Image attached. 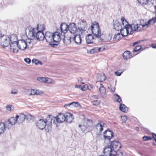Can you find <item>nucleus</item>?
<instances>
[{
    "label": "nucleus",
    "mask_w": 156,
    "mask_h": 156,
    "mask_svg": "<svg viewBox=\"0 0 156 156\" xmlns=\"http://www.w3.org/2000/svg\"><path fill=\"white\" fill-rule=\"evenodd\" d=\"M53 36L52 33L47 31L45 35L44 38L47 42L50 43L51 46H54L55 45H57L58 43H54Z\"/></svg>",
    "instance_id": "obj_6"
},
{
    "label": "nucleus",
    "mask_w": 156,
    "mask_h": 156,
    "mask_svg": "<svg viewBox=\"0 0 156 156\" xmlns=\"http://www.w3.org/2000/svg\"><path fill=\"white\" fill-rule=\"evenodd\" d=\"M105 48H101V50L100 51H103L104 50H105Z\"/></svg>",
    "instance_id": "obj_60"
},
{
    "label": "nucleus",
    "mask_w": 156,
    "mask_h": 156,
    "mask_svg": "<svg viewBox=\"0 0 156 156\" xmlns=\"http://www.w3.org/2000/svg\"><path fill=\"white\" fill-rule=\"evenodd\" d=\"M38 31V27L36 28L30 27L27 30L26 34L28 38L30 39H35L36 33Z\"/></svg>",
    "instance_id": "obj_4"
},
{
    "label": "nucleus",
    "mask_w": 156,
    "mask_h": 156,
    "mask_svg": "<svg viewBox=\"0 0 156 156\" xmlns=\"http://www.w3.org/2000/svg\"><path fill=\"white\" fill-rule=\"evenodd\" d=\"M64 38L63 39V42L64 44L65 45H68L71 42V39L72 37H62Z\"/></svg>",
    "instance_id": "obj_26"
},
{
    "label": "nucleus",
    "mask_w": 156,
    "mask_h": 156,
    "mask_svg": "<svg viewBox=\"0 0 156 156\" xmlns=\"http://www.w3.org/2000/svg\"><path fill=\"white\" fill-rule=\"evenodd\" d=\"M123 71H121L120 70H119L115 72V74L118 76H120L123 73Z\"/></svg>",
    "instance_id": "obj_51"
},
{
    "label": "nucleus",
    "mask_w": 156,
    "mask_h": 156,
    "mask_svg": "<svg viewBox=\"0 0 156 156\" xmlns=\"http://www.w3.org/2000/svg\"><path fill=\"white\" fill-rule=\"evenodd\" d=\"M13 125L8 120V121L5 123V128H7L9 129L11 128Z\"/></svg>",
    "instance_id": "obj_39"
},
{
    "label": "nucleus",
    "mask_w": 156,
    "mask_h": 156,
    "mask_svg": "<svg viewBox=\"0 0 156 156\" xmlns=\"http://www.w3.org/2000/svg\"><path fill=\"white\" fill-rule=\"evenodd\" d=\"M55 120L56 121V117H53L51 116V119L50 121L51 125L52 124L55 123Z\"/></svg>",
    "instance_id": "obj_48"
},
{
    "label": "nucleus",
    "mask_w": 156,
    "mask_h": 156,
    "mask_svg": "<svg viewBox=\"0 0 156 156\" xmlns=\"http://www.w3.org/2000/svg\"><path fill=\"white\" fill-rule=\"evenodd\" d=\"M9 120L13 125H14L17 122V120L16 116V117H11Z\"/></svg>",
    "instance_id": "obj_31"
},
{
    "label": "nucleus",
    "mask_w": 156,
    "mask_h": 156,
    "mask_svg": "<svg viewBox=\"0 0 156 156\" xmlns=\"http://www.w3.org/2000/svg\"><path fill=\"white\" fill-rule=\"evenodd\" d=\"M141 48V47L140 45H138L136 46L134 49L133 51L134 52H136L140 50Z\"/></svg>",
    "instance_id": "obj_47"
},
{
    "label": "nucleus",
    "mask_w": 156,
    "mask_h": 156,
    "mask_svg": "<svg viewBox=\"0 0 156 156\" xmlns=\"http://www.w3.org/2000/svg\"><path fill=\"white\" fill-rule=\"evenodd\" d=\"M87 23L84 20H82L80 23V27H79L78 29L80 31H85L87 29Z\"/></svg>",
    "instance_id": "obj_17"
},
{
    "label": "nucleus",
    "mask_w": 156,
    "mask_h": 156,
    "mask_svg": "<svg viewBox=\"0 0 156 156\" xmlns=\"http://www.w3.org/2000/svg\"><path fill=\"white\" fill-rule=\"evenodd\" d=\"M133 56L132 55L130 52L128 51H126L123 54V57L125 60H127Z\"/></svg>",
    "instance_id": "obj_22"
},
{
    "label": "nucleus",
    "mask_w": 156,
    "mask_h": 156,
    "mask_svg": "<svg viewBox=\"0 0 156 156\" xmlns=\"http://www.w3.org/2000/svg\"><path fill=\"white\" fill-rule=\"evenodd\" d=\"M32 62L33 63H35V65H38V64H40L41 65H42V63L41 62L37 60L36 59H33L32 60Z\"/></svg>",
    "instance_id": "obj_44"
},
{
    "label": "nucleus",
    "mask_w": 156,
    "mask_h": 156,
    "mask_svg": "<svg viewBox=\"0 0 156 156\" xmlns=\"http://www.w3.org/2000/svg\"><path fill=\"white\" fill-rule=\"evenodd\" d=\"M123 119H124V120H126V116H123Z\"/></svg>",
    "instance_id": "obj_61"
},
{
    "label": "nucleus",
    "mask_w": 156,
    "mask_h": 156,
    "mask_svg": "<svg viewBox=\"0 0 156 156\" xmlns=\"http://www.w3.org/2000/svg\"><path fill=\"white\" fill-rule=\"evenodd\" d=\"M10 46V50L14 53H17L18 51L17 43L11 44Z\"/></svg>",
    "instance_id": "obj_23"
},
{
    "label": "nucleus",
    "mask_w": 156,
    "mask_h": 156,
    "mask_svg": "<svg viewBox=\"0 0 156 156\" xmlns=\"http://www.w3.org/2000/svg\"><path fill=\"white\" fill-rule=\"evenodd\" d=\"M121 20L122 21V25L124 26V27L122 28V26L120 23L116 21L115 23L114 24V28L117 31H120V33L121 35L122 36H124V32L123 31L124 30H125V27H124V23L126 24L127 23V21L125 19L124 17H122L121 19Z\"/></svg>",
    "instance_id": "obj_3"
},
{
    "label": "nucleus",
    "mask_w": 156,
    "mask_h": 156,
    "mask_svg": "<svg viewBox=\"0 0 156 156\" xmlns=\"http://www.w3.org/2000/svg\"><path fill=\"white\" fill-rule=\"evenodd\" d=\"M94 38L91 34H89L86 36V40L87 44H92L93 43Z\"/></svg>",
    "instance_id": "obj_20"
},
{
    "label": "nucleus",
    "mask_w": 156,
    "mask_h": 156,
    "mask_svg": "<svg viewBox=\"0 0 156 156\" xmlns=\"http://www.w3.org/2000/svg\"><path fill=\"white\" fill-rule=\"evenodd\" d=\"M92 34L94 36L98 38H100L101 35V29L98 23L96 22H94L91 26Z\"/></svg>",
    "instance_id": "obj_2"
},
{
    "label": "nucleus",
    "mask_w": 156,
    "mask_h": 156,
    "mask_svg": "<svg viewBox=\"0 0 156 156\" xmlns=\"http://www.w3.org/2000/svg\"><path fill=\"white\" fill-rule=\"evenodd\" d=\"M16 116L17 123L19 124H22L25 119L29 121L32 119V116L30 114L25 115L23 113H21L19 115H16Z\"/></svg>",
    "instance_id": "obj_5"
},
{
    "label": "nucleus",
    "mask_w": 156,
    "mask_h": 156,
    "mask_svg": "<svg viewBox=\"0 0 156 156\" xmlns=\"http://www.w3.org/2000/svg\"><path fill=\"white\" fill-rule=\"evenodd\" d=\"M123 32H124H124H126V31L125 30H124L123 31Z\"/></svg>",
    "instance_id": "obj_63"
},
{
    "label": "nucleus",
    "mask_w": 156,
    "mask_h": 156,
    "mask_svg": "<svg viewBox=\"0 0 156 156\" xmlns=\"http://www.w3.org/2000/svg\"><path fill=\"white\" fill-rule=\"evenodd\" d=\"M120 110L125 112H127L128 111L127 107L124 104H121L119 107Z\"/></svg>",
    "instance_id": "obj_29"
},
{
    "label": "nucleus",
    "mask_w": 156,
    "mask_h": 156,
    "mask_svg": "<svg viewBox=\"0 0 156 156\" xmlns=\"http://www.w3.org/2000/svg\"><path fill=\"white\" fill-rule=\"evenodd\" d=\"M115 96L117 98L116 101L119 103L121 102H122V100L120 96L117 94H115Z\"/></svg>",
    "instance_id": "obj_50"
},
{
    "label": "nucleus",
    "mask_w": 156,
    "mask_h": 156,
    "mask_svg": "<svg viewBox=\"0 0 156 156\" xmlns=\"http://www.w3.org/2000/svg\"><path fill=\"white\" fill-rule=\"evenodd\" d=\"M18 92V90L16 89L12 90H11V93L13 94H16Z\"/></svg>",
    "instance_id": "obj_54"
},
{
    "label": "nucleus",
    "mask_w": 156,
    "mask_h": 156,
    "mask_svg": "<svg viewBox=\"0 0 156 156\" xmlns=\"http://www.w3.org/2000/svg\"><path fill=\"white\" fill-rule=\"evenodd\" d=\"M18 48L21 50H24L26 48H28L25 40H20L18 41Z\"/></svg>",
    "instance_id": "obj_9"
},
{
    "label": "nucleus",
    "mask_w": 156,
    "mask_h": 156,
    "mask_svg": "<svg viewBox=\"0 0 156 156\" xmlns=\"http://www.w3.org/2000/svg\"><path fill=\"white\" fill-rule=\"evenodd\" d=\"M56 117V121L59 123H62L66 120L64 114L60 113Z\"/></svg>",
    "instance_id": "obj_18"
},
{
    "label": "nucleus",
    "mask_w": 156,
    "mask_h": 156,
    "mask_svg": "<svg viewBox=\"0 0 156 156\" xmlns=\"http://www.w3.org/2000/svg\"><path fill=\"white\" fill-rule=\"evenodd\" d=\"M112 36V34H109L107 35L105 37V41L106 42L110 41Z\"/></svg>",
    "instance_id": "obj_36"
},
{
    "label": "nucleus",
    "mask_w": 156,
    "mask_h": 156,
    "mask_svg": "<svg viewBox=\"0 0 156 156\" xmlns=\"http://www.w3.org/2000/svg\"><path fill=\"white\" fill-rule=\"evenodd\" d=\"M35 36V39L39 41H43L45 37V35L42 30H39L36 33Z\"/></svg>",
    "instance_id": "obj_16"
},
{
    "label": "nucleus",
    "mask_w": 156,
    "mask_h": 156,
    "mask_svg": "<svg viewBox=\"0 0 156 156\" xmlns=\"http://www.w3.org/2000/svg\"><path fill=\"white\" fill-rule=\"evenodd\" d=\"M73 38L75 42L77 44H80L81 43L82 39L80 35L74 34Z\"/></svg>",
    "instance_id": "obj_21"
},
{
    "label": "nucleus",
    "mask_w": 156,
    "mask_h": 156,
    "mask_svg": "<svg viewBox=\"0 0 156 156\" xmlns=\"http://www.w3.org/2000/svg\"><path fill=\"white\" fill-rule=\"evenodd\" d=\"M9 40L11 44L17 43L16 41L17 40V37L15 34L12 35L9 37Z\"/></svg>",
    "instance_id": "obj_27"
},
{
    "label": "nucleus",
    "mask_w": 156,
    "mask_h": 156,
    "mask_svg": "<svg viewBox=\"0 0 156 156\" xmlns=\"http://www.w3.org/2000/svg\"><path fill=\"white\" fill-rule=\"evenodd\" d=\"M71 107H77L80 106L79 103L77 102H73L70 103Z\"/></svg>",
    "instance_id": "obj_38"
},
{
    "label": "nucleus",
    "mask_w": 156,
    "mask_h": 156,
    "mask_svg": "<svg viewBox=\"0 0 156 156\" xmlns=\"http://www.w3.org/2000/svg\"><path fill=\"white\" fill-rule=\"evenodd\" d=\"M138 2L142 4H147L149 2V0H137Z\"/></svg>",
    "instance_id": "obj_42"
},
{
    "label": "nucleus",
    "mask_w": 156,
    "mask_h": 156,
    "mask_svg": "<svg viewBox=\"0 0 156 156\" xmlns=\"http://www.w3.org/2000/svg\"><path fill=\"white\" fill-rule=\"evenodd\" d=\"M36 125L39 129L41 130L43 129L45 126H47L44 120L42 119H40L37 120L36 122Z\"/></svg>",
    "instance_id": "obj_10"
},
{
    "label": "nucleus",
    "mask_w": 156,
    "mask_h": 156,
    "mask_svg": "<svg viewBox=\"0 0 156 156\" xmlns=\"http://www.w3.org/2000/svg\"><path fill=\"white\" fill-rule=\"evenodd\" d=\"M155 19L152 18L148 21L147 23L144 25L141 24H134L133 23L130 25L126 23L124 27H125V30L126 31V35L129 34V31H130V34H132L136 30L138 31H140L141 29L144 28L145 26H147V27H148V25L150 24H153L155 22Z\"/></svg>",
    "instance_id": "obj_1"
},
{
    "label": "nucleus",
    "mask_w": 156,
    "mask_h": 156,
    "mask_svg": "<svg viewBox=\"0 0 156 156\" xmlns=\"http://www.w3.org/2000/svg\"><path fill=\"white\" fill-rule=\"evenodd\" d=\"M31 40L30 38H28V39L25 40L26 43H27V45L28 48H31L33 46V43H31Z\"/></svg>",
    "instance_id": "obj_32"
},
{
    "label": "nucleus",
    "mask_w": 156,
    "mask_h": 156,
    "mask_svg": "<svg viewBox=\"0 0 156 156\" xmlns=\"http://www.w3.org/2000/svg\"><path fill=\"white\" fill-rule=\"evenodd\" d=\"M98 96H96V98H98Z\"/></svg>",
    "instance_id": "obj_64"
},
{
    "label": "nucleus",
    "mask_w": 156,
    "mask_h": 156,
    "mask_svg": "<svg viewBox=\"0 0 156 156\" xmlns=\"http://www.w3.org/2000/svg\"><path fill=\"white\" fill-rule=\"evenodd\" d=\"M101 49V48L96 47L91 49L90 52L91 54H93L100 51Z\"/></svg>",
    "instance_id": "obj_33"
},
{
    "label": "nucleus",
    "mask_w": 156,
    "mask_h": 156,
    "mask_svg": "<svg viewBox=\"0 0 156 156\" xmlns=\"http://www.w3.org/2000/svg\"><path fill=\"white\" fill-rule=\"evenodd\" d=\"M0 41H1V45L3 47H7L10 44V40H9V37L6 35L1 36Z\"/></svg>",
    "instance_id": "obj_8"
},
{
    "label": "nucleus",
    "mask_w": 156,
    "mask_h": 156,
    "mask_svg": "<svg viewBox=\"0 0 156 156\" xmlns=\"http://www.w3.org/2000/svg\"><path fill=\"white\" fill-rule=\"evenodd\" d=\"M97 77L98 81L101 82L105 80L106 78L105 74L103 73H98L97 75Z\"/></svg>",
    "instance_id": "obj_24"
},
{
    "label": "nucleus",
    "mask_w": 156,
    "mask_h": 156,
    "mask_svg": "<svg viewBox=\"0 0 156 156\" xmlns=\"http://www.w3.org/2000/svg\"><path fill=\"white\" fill-rule=\"evenodd\" d=\"M120 34L119 33L115 35L113 38V40L114 41H119L120 38Z\"/></svg>",
    "instance_id": "obj_34"
},
{
    "label": "nucleus",
    "mask_w": 156,
    "mask_h": 156,
    "mask_svg": "<svg viewBox=\"0 0 156 156\" xmlns=\"http://www.w3.org/2000/svg\"><path fill=\"white\" fill-rule=\"evenodd\" d=\"M6 109L8 110L11 111V108L10 106H9V105L6 106Z\"/></svg>",
    "instance_id": "obj_57"
},
{
    "label": "nucleus",
    "mask_w": 156,
    "mask_h": 156,
    "mask_svg": "<svg viewBox=\"0 0 156 156\" xmlns=\"http://www.w3.org/2000/svg\"><path fill=\"white\" fill-rule=\"evenodd\" d=\"M51 115H48L47 118L44 120V121L46 123L47 126L49 125H51L50 121L51 119Z\"/></svg>",
    "instance_id": "obj_35"
},
{
    "label": "nucleus",
    "mask_w": 156,
    "mask_h": 156,
    "mask_svg": "<svg viewBox=\"0 0 156 156\" xmlns=\"http://www.w3.org/2000/svg\"><path fill=\"white\" fill-rule=\"evenodd\" d=\"M5 130V124L2 122H0V134L4 133Z\"/></svg>",
    "instance_id": "obj_28"
},
{
    "label": "nucleus",
    "mask_w": 156,
    "mask_h": 156,
    "mask_svg": "<svg viewBox=\"0 0 156 156\" xmlns=\"http://www.w3.org/2000/svg\"><path fill=\"white\" fill-rule=\"evenodd\" d=\"M59 29L56 30V31L53 33V34L54 43H58L62 38V34L60 33Z\"/></svg>",
    "instance_id": "obj_7"
},
{
    "label": "nucleus",
    "mask_w": 156,
    "mask_h": 156,
    "mask_svg": "<svg viewBox=\"0 0 156 156\" xmlns=\"http://www.w3.org/2000/svg\"><path fill=\"white\" fill-rule=\"evenodd\" d=\"M152 135L155 141H156V134L154 133H152Z\"/></svg>",
    "instance_id": "obj_58"
},
{
    "label": "nucleus",
    "mask_w": 156,
    "mask_h": 156,
    "mask_svg": "<svg viewBox=\"0 0 156 156\" xmlns=\"http://www.w3.org/2000/svg\"><path fill=\"white\" fill-rule=\"evenodd\" d=\"M143 140L144 141H147L148 140H152V138L150 136H145L143 137Z\"/></svg>",
    "instance_id": "obj_49"
},
{
    "label": "nucleus",
    "mask_w": 156,
    "mask_h": 156,
    "mask_svg": "<svg viewBox=\"0 0 156 156\" xmlns=\"http://www.w3.org/2000/svg\"><path fill=\"white\" fill-rule=\"evenodd\" d=\"M104 125H105V124L102 121H100L95 126V128L97 130H99L100 132H101L103 130V127L104 126Z\"/></svg>",
    "instance_id": "obj_25"
},
{
    "label": "nucleus",
    "mask_w": 156,
    "mask_h": 156,
    "mask_svg": "<svg viewBox=\"0 0 156 156\" xmlns=\"http://www.w3.org/2000/svg\"><path fill=\"white\" fill-rule=\"evenodd\" d=\"M64 115L66 119L65 121L68 123H71L73 119V115L69 113H66Z\"/></svg>",
    "instance_id": "obj_19"
},
{
    "label": "nucleus",
    "mask_w": 156,
    "mask_h": 156,
    "mask_svg": "<svg viewBox=\"0 0 156 156\" xmlns=\"http://www.w3.org/2000/svg\"><path fill=\"white\" fill-rule=\"evenodd\" d=\"M24 61L28 64H30L31 62V60L29 58H24Z\"/></svg>",
    "instance_id": "obj_53"
},
{
    "label": "nucleus",
    "mask_w": 156,
    "mask_h": 156,
    "mask_svg": "<svg viewBox=\"0 0 156 156\" xmlns=\"http://www.w3.org/2000/svg\"><path fill=\"white\" fill-rule=\"evenodd\" d=\"M154 144L156 145V140L155 141V142L154 143Z\"/></svg>",
    "instance_id": "obj_62"
},
{
    "label": "nucleus",
    "mask_w": 156,
    "mask_h": 156,
    "mask_svg": "<svg viewBox=\"0 0 156 156\" xmlns=\"http://www.w3.org/2000/svg\"><path fill=\"white\" fill-rule=\"evenodd\" d=\"M91 103L94 105H98L100 104V101L98 100H94L91 101Z\"/></svg>",
    "instance_id": "obj_45"
},
{
    "label": "nucleus",
    "mask_w": 156,
    "mask_h": 156,
    "mask_svg": "<svg viewBox=\"0 0 156 156\" xmlns=\"http://www.w3.org/2000/svg\"><path fill=\"white\" fill-rule=\"evenodd\" d=\"M118 141H113L111 143L110 147L114 150H118L121 147Z\"/></svg>",
    "instance_id": "obj_13"
},
{
    "label": "nucleus",
    "mask_w": 156,
    "mask_h": 156,
    "mask_svg": "<svg viewBox=\"0 0 156 156\" xmlns=\"http://www.w3.org/2000/svg\"><path fill=\"white\" fill-rule=\"evenodd\" d=\"M37 27H38V30L39 29L40 30H42V32L45 29V27L44 24H41L39 26L38 25H37Z\"/></svg>",
    "instance_id": "obj_43"
},
{
    "label": "nucleus",
    "mask_w": 156,
    "mask_h": 156,
    "mask_svg": "<svg viewBox=\"0 0 156 156\" xmlns=\"http://www.w3.org/2000/svg\"><path fill=\"white\" fill-rule=\"evenodd\" d=\"M151 46L153 48H156V44H152Z\"/></svg>",
    "instance_id": "obj_59"
},
{
    "label": "nucleus",
    "mask_w": 156,
    "mask_h": 156,
    "mask_svg": "<svg viewBox=\"0 0 156 156\" xmlns=\"http://www.w3.org/2000/svg\"><path fill=\"white\" fill-rule=\"evenodd\" d=\"M30 93L29 94L30 95H38L40 94V92L38 90H35L34 89H31L30 90Z\"/></svg>",
    "instance_id": "obj_37"
},
{
    "label": "nucleus",
    "mask_w": 156,
    "mask_h": 156,
    "mask_svg": "<svg viewBox=\"0 0 156 156\" xmlns=\"http://www.w3.org/2000/svg\"><path fill=\"white\" fill-rule=\"evenodd\" d=\"M112 151V149L109 146H105L104 148V155L105 156H113L111 152Z\"/></svg>",
    "instance_id": "obj_15"
},
{
    "label": "nucleus",
    "mask_w": 156,
    "mask_h": 156,
    "mask_svg": "<svg viewBox=\"0 0 156 156\" xmlns=\"http://www.w3.org/2000/svg\"><path fill=\"white\" fill-rule=\"evenodd\" d=\"M37 80L42 82L47 83L48 80L44 77H38L37 78Z\"/></svg>",
    "instance_id": "obj_41"
},
{
    "label": "nucleus",
    "mask_w": 156,
    "mask_h": 156,
    "mask_svg": "<svg viewBox=\"0 0 156 156\" xmlns=\"http://www.w3.org/2000/svg\"><path fill=\"white\" fill-rule=\"evenodd\" d=\"M79 127H80L82 131H84L87 128V127L84 125H79Z\"/></svg>",
    "instance_id": "obj_46"
},
{
    "label": "nucleus",
    "mask_w": 156,
    "mask_h": 156,
    "mask_svg": "<svg viewBox=\"0 0 156 156\" xmlns=\"http://www.w3.org/2000/svg\"><path fill=\"white\" fill-rule=\"evenodd\" d=\"M104 133V137L105 140H107L109 141L113 136V133L111 131L107 130Z\"/></svg>",
    "instance_id": "obj_12"
},
{
    "label": "nucleus",
    "mask_w": 156,
    "mask_h": 156,
    "mask_svg": "<svg viewBox=\"0 0 156 156\" xmlns=\"http://www.w3.org/2000/svg\"><path fill=\"white\" fill-rule=\"evenodd\" d=\"M59 32L61 33L62 34V36L64 37L65 34L68 30V25L67 24L63 23L61 24Z\"/></svg>",
    "instance_id": "obj_11"
},
{
    "label": "nucleus",
    "mask_w": 156,
    "mask_h": 156,
    "mask_svg": "<svg viewBox=\"0 0 156 156\" xmlns=\"http://www.w3.org/2000/svg\"><path fill=\"white\" fill-rule=\"evenodd\" d=\"M68 30L69 32L74 34H76L75 33L77 30L75 24L74 23H70L68 25Z\"/></svg>",
    "instance_id": "obj_14"
},
{
    "label": "nucleus",
    "mask_w": 156,
    "mask_h": 156,
    "mask_svg": "<svg viewBox=\"0 0 156 156\" xmlns=\"http://www.w3.org/2000/svg\"><path fill=\"white\" fill-rule=\"evenodd\" d=\"M136 41V42H135L134 43H133V45L134 46H135V45L137 44H139L140 42L141 41Z\"/></svg>",
    "instance_id": "obj_55"
},
{
    "label": "nucleus",
    "mask_w": 156,
    "mask_h": 156,
    "mask_svg": "<svg viewBox=\"0 0 156 156\" xmlns=\"http://www.w3.org/2000/svg\"><path fill=\"white\" fill-rule=\"evenodd\" d=\"M99 91L101 95H104L105 94L106 91L105 89L102 84H101L100 85V87L99 88Z\"/></svg>",
    "instance_id": "obj_30"
},
{
    "label": "nucleus",
    "mask_w": 156,
    "mask_h": 156,
    "mask_svg": "<svg viewBox=\"0 0 156 156\" xmlns=\"http://www.w3.org/2000/svg\"><path fill=\"white\" fill-rule=\"evenodd\" d=\"M64 107L66 108H67L68 109L71 108L70 103L65 105H64Z\"/></svg>",
    "instance_id": "obj_52"
},
{
    "label": "nucleus",
    "mask_w": 156,
    "mask_h": 156,
    "mask_svg": "<svg viewBox=\"0 0 156 156\" xmlns=\"http://www.w3.org/2000/svg\"><path fill=\"white\" fill-rule=\"evenodd\" d=\"M84 121L86 122V125L89 127L92 126L93 125L92 121L90 119H86Z\"/></svg>",
    "instance_id": "obj_40"
},
{
    "label": "nucleus",
    "mask_w": 156,
    "mask_h": 156,
    "mask_svg": "<svg viewBox=\"0 0 156 156\" xmlns=\"http://www.w3.org/2000/svg\"><path fill=\"white\" fill-rule=\"evenodd\" d=\"M110 89L113 92H114L115 91V88L114 87H111Z\"/></svg>",
    "instance_id": "obj_56"
}]
</instances>
